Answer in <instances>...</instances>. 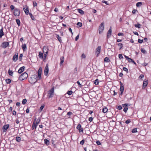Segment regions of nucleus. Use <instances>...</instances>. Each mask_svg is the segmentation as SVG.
I'll use <instances>...</instances> for the list:
<instances>
[{
	"label": "nucleus",
	"mask_w": 151,
	"mask_h": 151,
	"mask_svg": "<svg viewBox=\"0 0 151 151\" xmlns=\"http://www.w3.org/2000/svg\"><path fill=\"white\" fill-rule=\"evenodd\" d=\"M134 26L136 27L139 28H140L141 25L139 24H135Z\"/></svg>",
	"instance_id": "33"
},
{
	"label": "nucleus",
	"mask_w": 151,
	"mask_h": 151,
	"mask_svg": "<svg viewBox=\"0 0 151 151\" xmlns=\"http://www.w3.org/2000/svg\"><path fill=\"white\" fill-rule=\"evenodd\" d=\"M79 37V35H78L75 38V40L76 41H77L78 40V39Z\"/></svg>",
	"instance_id": "60"
},
{
	"label": "nucleus",
	"mask_w": 151,
	"mask_h": 151,
	"mask_svg": "<svg viewBox=\"0 0 151 151\" xmlns=\"http://www.w3.org/2000/svg\"><path fill=\"white\" fill-rule=\"evenodd\" d=\"M10 8L12 10H13L14 9V6L13 5H11L10 6Z\"/></svg>",
	"instance_id": "57"
},
{
	"label": "nucleus",
	"mask_w": 151,
	"mask_h": 151,
	"mask_svg": "<svg viewBox=\"0 0 151 151\" xmlns=\"http://www.w3.org/2000/svg\"><path fill=\"white\" fill-rule=\"evenodd\" d=\"M118 35L119 36H122L123 35V34L122 33L119 32L118 33Z\"/></svg>",
	"instance_id": "61"
},
{
	"label": "nucleus",
	"mask_w": 151,
	"mask_h": 151,
	"mask_svg": "<svg viewBox=\"0 0 151 151\" xmlns=\"http://www.w3.org/2000/svg\"><path fill=\"white\" fill-rule=\"evenodd\" d=\"M16 141L17 142H19L21 140V138L20 137H17L16 138Z\"/></svg>",
	"instance_id": "38"
},
{
	"label": "nucleus",
	"mask_w": 151,
	"mask_h": 151,
	"mask_svg": "<svg viewBox=\"0 0 151 151\" xmlns=\"http://www.w3.org/2000/svg\"><path fill=\"white\" fill-rule=\"evenodd\" d=\"M101 49V47L99 46L96 48V55L97 56H98L100 54Z\"/></svg>",
	"instance_id": "9"
},
{
	"label": "nucleus",
	"mask_w": 151,
	"mask_h": 151,
	"mask_svg": "<svg viewBox=\"0 0 151 151\" xmlns=\"http://www.w3.org/2000/svg\"><path fill=\"white\" fill-rule=\"evenodd\" d=\"M45 143L46 145H47L49 144V141L47 139H44Z\"/></svg>",
	"instance_id": "30"
},
{
	"label": "nucleus",
	"mask_w": 151,
	"mask_h": 151,
	"mask_svg": "<svg viewBox=\"0 0 151 151\" xmlns=\"http://www.w3.org/2000/svg\"><path fill=\"white\" fill-rule=\"evenodd\" d=\"M24 68L25 67L24 66L21 67L18 70V73H22L24 70Z\"/></svg>",
	"instance_id": "16"
},
{
	"label": "nucleus",
	"mask_w": 151,
	"mask_h": 151,
	"mask_svg": "<svg viewBox=\"0 0 151 151\" xmlns=\"http://www.w3.org/2000/svg\"><path fill=\"white\" fill-rule=\"evenodd\" d=\"M81 126L80 125V124H78L77 127V129L79 130V129H80L81 128Z\"/></svg>",
	"instance_id": "47"
},
{
	"label": "nucleus",
	"mask_w": 151,
	"mask_h": 151,
	"mask_svg": "<svg viewBox=\"0 0 151 151\" xmlns=\"http://www.w3.org/2000/svg\"><path fill=\"white\" fill-rule=\"evenodd\" d=\"M142 5L141 2H138L136 4V6L137 7L141 6Z\"/></svg>",
	"instance_id": "26"
},
{
	"label": "nucleus",
	"mask_w": 151,
	"mask_h": 151,
	"mask_svg": "<svg viewBox=\"0 0 151 151\" xmlns=\"http://www.w3.org/2000/svg\"><path fill=\"white\" fill-rule=\"evenodd\" d=\"M102 2L103 3H105L107 5H108L109 4L107 3V1H105L103 0L102 1Z\"/></svg>",
	"instance_id": "54"
},
{
	"label": "nucleus",
	"mask_w": 151,
	"mask_h": 151,
	"mask_svg": "<svg viewBox=\"0 0 151 151\" xmlns=\"http://www.w3.org/2000/svg\"><path fill=\"white\" fill-rule=\"evenodd\" d=\"M132 133H135L137 132V130L136 129H133L132 130Z\"/></svg>",
	"instance_id": "48"
},
{
	"label": "nucleus",
	"mask_w": 151,
	"mask_h": 151,
	"mask_svg": "<svg viewBox=\"0 0 151 151\" xmlns=\"http://www.w3.org/2000/svg\"><path fill=\"white\" fill-rule=\"evenodd\" d=\"M89 120L90 122H91L93 120V118L91 117L89 118Z\"/></svg>",
	"instance_id": "62"
},
{
	"label": "nucleus",
	"mask_w": 151,
	"mask_h": 151,
	"mask_svg": "<svg viewBox=\"0 0 151 151\" xmlns=\"http://www.w3.org/2000/svg\"><path fill=\"white\" fill-rule=\"evenodd\" d=\"M29 14L30 15V16L31 18H32V20H34V17L32 15V14L31 13H29Z\"/></svg>",
	"instance_id": "46"
},
{
	"label": "nucleus",
	"mask_w": 151,
	"mask_h": 151,
	"mask_svg": "<svg viewBox=\"0 0 151 151\" xmlns=\"http://www.w3.org/2000/svg\"><path fill=\"white\" fill-rule=\"evenodd\" d=\"M9 45V43L7 42H4L2 43V46L4 48H6Z\"/></svg>",
	"instance_id": "17"
},
{
	"label": "nucleus",
	"mask_w": 151,
	"mask_h": 151,
	"mask_svg": "<svg viewBox=\"0 0 151 151\" xmlns=\"http://www.w3.org/2000/svg\"><path fill=\"white\" fill-rule=\"evenodd\" d=\"M4 35V33L3 32V29L2 28L0 29V37L1 38Z\"/></svg>",
	"instance_id": "21"
},
{
	"label": "nucleus",
	"mask_w": 151,
	"mask_h": 151,
	"mask_svg": "<svg viewBox=\"0 0 151 151\" xmlns=\"http://www.w3.org/2000/svg\"><path fill=\"white\" fill-rule=\"evenodd\" d=\"M44 107V105H42L40 108V112H41L42 110Z\"/></svg>",
	"instance_id": "39"
},
{
	"label": "nucleus",
	"mask_w": 151,
	"mask_h": 151,
	"mask_svg": "<svg viewBox=\"0 0 151 151\" xmlns=\"http://www.w3.org/2000/svg\"><path fill=\"white\" fill-rule=\"evenodd\" d=\"M49 71L48 64H47L44 70V74L45 76H47L48 75Z\"/></svg>",
	"instance_id": "7"
},
{
	"label": "nucleus",
	"mask_w": 151,
	"mask_h": 151,
	"mask_svg": "<svg viewBox=\"0 0 151 151\" xmlns=\"http://www.w3.org/2000/svg\"><path fill=\"white\" fill-rule=\"evenodd\" d=\"M37 76L36 75H32L31 77L29 79V82L31 84H34L36 83L38 79Z\"/></svg>",
	"instance_id": "1"
},
{
	"label": "nucleus",
	"mask_w": 151,
	"mask_h": 151,
	"mask_svg": "<svg viewBox=\"0 0 151 151\" xmlns=\"http://www.w3.org/2000/svg\"><path fill=\"white\" fill-rule=\"evenodd\" d=\"M84 142V140L83 139L80 142V144L81 145H83Z\"/></svg>",
	"instance_id": "55"
},
{
	"label": "nucleus",
	"mask_w": 151,
	"mask_h": 151,
	"mask_svg": "<svg viewBox=\"0 0 151 151\" xmlns=\"http://www.w3.org/2000/svg\"><path fill=\"white\" fill-rule=\"evenodd\" d=\"M143 40H141L140 39H139L138 40V42L139 43H141L143 42Z\"/></svg>",
	"instance_id": "44"
},
{
	"label": "nucleus",
	"mask_w": 151,
	"mask_h": 151,
	"mask_svg": "<svg viewBox=\"0 0 151 151\" xmlns=\"http://www.w3.org/2000/svg\"><path fill=\"white\" fill-rule=\"evenodd\" d=\"M54 91V88L53 87L48 91V96L49 98H50L53 97Z\"/></svg>",
	"instance_id": "3"
},
{
	"label": "nucleus",
	"mask_w": 151,
	"mask_h": 151,
	"mask_svg": "<svg viewBox=\"0 0 151 151\" xmlns=\"http://www.w3.org/2000/svg\"><path fill=\"white\" fill-rule=\"evenodd\" d=\"M144 77V75H143L141 74V75H140V76H139V78L140 79H141L142 78H143Z\"/></svg>",
	"instance_id": "42"
},
{
	"label": "nucleus",
	"mask_w": 151,
	"mask_h": 151,
	"mask_svg": "<svg viewBox=\"0 0 151 151\" xmlns=\"http://www.w3.org/2000/svg\"><path fill=\"white\" fill-rule=\"evenodd\" d=\"M78 11L80 14H84L83 11L81 9H78Z\"/></svg>",
	"instance_id": "25"
},
{
	"label": "nucleus",
	"mask_w": 151,
	"mask_h": 151,
	"mask_svg": "<svg viewBox=\"0 0 151 151\" xmlns=\"http://www.w3.org/2000/svg\"><path fill=\"white\" fill-rule=\"evenodd\" d=\"M42 73V68L41 67H40L38 71V80H40L42 78L41 74Z\"/></svg>",
	"instance_id": "6"
},
{
	"label": "nucleus",
	"mask_w": 151,
	"mask_h": 151,
	"mask_svg": "<svg viewBox=\"0 0 151 151\" xmlns=\"http://www.w3.org/2000/svg\"><path fill=\"white\" fill-rule=\"evenodd\" d=\"M99 81L97 79L96 80L94 81V84L96 85H97L99 84Z\"/></svg>",
	"instance_id": "37"
},
{
	"label": "nucleus",
	"mask_w": 151,
	"mask_h": 151,
	"mask_svg": "<svg viewBox=\"0 0 151 151\" xmlns=\"http://www.w3.org/2000/svg\"><path fill=\"white\" fill-rule=\"evenodd\" d=\"M141 51L143 53L146 54L147 53V51L144 48H141Z\"/></svg>",
	"instance_id": "28"
},
{
	"label": "nucleus",
	"mask_w": 151,
	"mask_h": 151,
	"mask_svg": "<svg viewBox=\"0 0 151 151\" xmlns=\"http://www.w3.org/2000/svg\"><path fill=\"white\" fill-rule=\"evenodd\" d=\"M64 57L63 56L62 57L60 58V64L61 65L62 64L63 62H64Z\"/></svg>",
	"instance_id": "24"
},
{
	"label": "nucleus",
	"mask_w": 151,
	"mask_h": 151,
	"mask_svg": "<svg viewBox=\"0 0 151 151\" xmlns=\"http://www.w3.org/2000/svg\"><path fill=\"white\" fill-rule=\"evenodd\" d=\"M22 47L24 51L27 48L26 45L25 44H23L22 45Z\"/></svg>",
	"instance_id": "23"
},
{
	"label": "nucleus",
	"mask_w": 151,
	"mask_h": 151,
	"mask_svg": "<svg viewBox=\"0 0 151 151\" xmlns=\"http://www.w3.org/2000/svg\"><path fill=\"white\" fill-rule=\"evenodd\" d=\"M131 122V121L129 119H128L125 122V123L126 124H129Z\"/></svg>",
	"instance_id": "53"
},
{
	"label": "nucleus",
	"mask_w": 151,
	"mask_h": 151,
	"mask_svg": "<svg viewBox=\"0 0 151 151\" xmlns=\"http://www.w3.org/2000/svg\"><path fill=\"white\" fill-rule=\"evenodd\" d=\"M16 22L18 26L20 25V22L19 19H16Z\"/></svg>",
	"instance_id": "32"
},
{
	"label": "nucleus",
	"mask_w": 151,
	"mask_h": 151,
	"mask_svg": "<svg viewBox=\"0 0 151 151\" xmlns=\"http://www.w3.org/2000/svg\"><path fill=\"white\" fill-rule=\"evenodd\" d=\"M148 84V81L145 80L143 83L142 88H145L147 86Z\"/></svg>",
	"instance_id": "13"
},
{
	"label": "nucleus",
	"mask_w": 151,
	"mask_h": 151,
	"mask_svg": "<svg viewBox=\"0 0 151 151\" xmlns=\"http://www.w3.org/2000/svg\"><path fill=\"white\" fill-rule=\"evenodd\" d=\"M9 127V124H6L4 126L3 128V129L4 131L5 132L7 129Z\"/></svg>",
	"instance_id": "18"
},
{
	"label": "nucleus",
	"mask_w": 151,
	"mask_h": 151,
	"mask_svg": "<svg viewBox=\"0 0 151 151\" xmlns=\"http://www.w3.org/2000/svg\"><path fill=\"white\" fill-rule=\"evenodd\" d=\"M81 57L82 58L85 59L86 58V55H85V54H83L81 55Z\"/></svg>",
	"instance_id": "50"
},
{
	"label": "nucleus",
	"mask_w": 151,
	"mask_h": 151,
	"mask_svg": "<svg viewBox=\"0 0 151 151\" xmlns=\"http://www.w3.org/2000/svg\"><path fill=\"white\" fill-rule=\"evenodd\" d=\"M116 108L117 109H118L119 110H121L122 109V107L121 106H118Z\"/></svg>",
	"instance_id": "52"
},
{
	"label": "nucleus",
	"mask_w": 151,
	"mask_h": 151,
	"mask_svg": "<svg viewBox=\"0 0 151 151\" xmlns=\"http://www.w3.org/2000/svg\"><path fill=\"white\" fill-rule=\"evenodd\" d=\"M39 58L42 59H43L44 60L45 59H44V56H43V53L41 52H39V55H38Z\"/></svg>",
	"instance_id": "14"
},
{
	"label": "nucleus",
	"mask_w": 151,
	"mask_h": 151,
	"mask_svg": "<svg viewBox=\"0 0 151 151\" xmlns=\"http://www.w3.org/2000/svg\"><path fill=\"white\" fill-rule=\"evenodd\" d=\"M8 73L9 75L11 76H12L13 74V72L12 70H10L9 69L8 70Z\"/></svg>",
	"instance_id": "27"
},
{
	"label": "nucleus",
	"mask_w": 151,
	"mask_h": 151,
	"mask_svg": "<svg viewBox=\"0 0 151 151\" xmlns=\"http://www.w3.org/2000/svg\"><path fill=\"white\" fill-rule=\"evenodd\" d=\"M124 86H123V84L122 83H121L120 91L121 92V94H122V93H123L124 90Z\"/></svg>",
	"instance_id": "15"
},
{
	"label": "nucleus",
	"mask_w": 151,
	"mask_h": 151,
	"mask_svg": "<svg viewBox=\"0 0 151 151\" xmlns=\"http://www.w3.org/2000/svg\"><path fill=\"white\" fill-rule=\"evenodd\" d=\"M119 59H121L123 58V56L122 54H119Z\"/></svg>",
	"instance_id": "45"
},
{
	"label": "nucleus",
	"mask_w": 151,
	"mask_h": 151,
	"mask_svg": "<svg viewBox=\"0 0 151 151\" xmlns=\"http://www.w3.org/2000/svg\"><path fill=\"white\" fill-rule=\"evenodd\" d=\"M111 32L112 30L110 28L107 32V37L108 38H109L110 37L111 35Z\"/></svg>",
	"instance_id": "20"
},
{
	"label": "nucleus",
	"mask_w": 151,
	"mask_h": 151,
	"mask_svg": "<svg viewBox=\"0 0 151 151\" xmlns=\"http://www.w3.org/2000/svg\"><path fill=\"white\" fill-rule=\"evenodd\" d=\"M23 10L25 13L26 14L28 15L29 13V10L28 7L26 6L25 7H24Z\"/></svg>",
	"instance_id": "12"
},
{
	"label": "nucleus",
	"mask_w": 151,
	"mask_h": 151,
	"mask_svg": "<svg viewBox=\"0 0 151 151\" xmlns=\"http://www.w3.org/2000/svg\"><path fill=\"white\" fill-rule=\"evenodd\" d=\"M128 109L127 107H125L124 109V111L126 113L127 112V111L128 110Z\"/></svg>",
	"instance_id": "43"
},
{
	"label": "nucleus",
	"mask_w": 151,
	"mask_h": 151,
	"mask_svg": "<svg viewBox=\"0 0 151 151\" xmlns=\"http://www.w3.org/2000/svg\"><path fill=\"white\" fill-rule=\"evenodd\" d=\"M39 120L38 121V120H37V122L36 123L34 122L32 127V129H33L34 128L36 129L37 126L39 123Z\"/></svg>",
	"instance_id": "10"
},
{
	"label": "nucleus",
	"mask_w": 151,
	"mask_h": 151,
	"mask_svg": "<svg viewBox=\"0 0 151 151\" xmlns=\"http://www.w3.org/2000/svg\"><path fill=\"white\" fill-rule=\"evenodd\" d=\"M43 51L44 54V59H45L46 58L47 54L48 52V49L47 47L46 46H45L43 47Z\"/></svg>",
	"instance_id": "4"
},
{
	"label": "nucleus",
	"mask_w": 151,
	"mask_h": 151,
	"mask_svg": "<svg viewBox=\"0 0 151 151\" xmlns=\"http://www.w3.org/2000/svg\"><path fill=\"white\" fill-rule=\"evenodd\" d=\"M72 93L73 92L71 91H68L67 92V93L69 95H72Z\"/></svg>",
	"instance_id": "36"
},
{
	"label": "nucleus",
	"mask_w": 151,
	"mask_h": 151,
	"mask_svg": "<svg viewBox=\"0 0 151 151\" xmlns=\"http://www.w3.org/2000/svg\"><path fill=\"white\" fill-rule=\"evenodd\" d=\"M27 102V100L26 99H24L22 101V103L23 104H26V102Z\"/></svg>",
	"instance_id": "35"
},
{
	"label": "nucleus",
	"mask_w": 151,
	"mask_h": 151,
	"mask_svg": "<svg viewBox=\"0 0 151 151\" xmlns=\"http://www.w3.org/2000/svg\"><path fill=\"white\" fill-rule=\"evenodd\" d=\"M118 45L120 47V49H121L123 47V45L122 43H119Z\"/></svg>",
	"instance_id": "41"
},
{
	"label": "nucleus",
	"mask_w": 151,
	"mask_h": 151,
	"mask_svg": "<svg viewBox=\"0 0 151 151\" xmlns=\"http://www.w3.org/2000/svg\"><path fill=\"white\" fill-rule=\"evenodd\" d=\"M18 58V54H17V55L15 54L13 56V60L15 62L17 60Z\"/></svg>",
	"instance_id": "19"
},
{
	"label": "nucleus",
	"mask_w": 151,
	"mask_h": 151,
	"mask_svg": "<svg viewBox=\"0 0 151 151\" xmlns=\"http://www.w3.org/2000/svg\"><path fill=\"white\" fill-rule=\"evenodd\" d=\"M33 5L34 6H37V3L36 2H34Z\"/></svg>",
	"instance_id": "63"
},
{
	"label": "nucleus",
	"mask_w": 151,
	"mask_h": 151,
	"mask_svg": "<svg viewBox=\"0 0 151 151\" xmlns=\"http://www.w3.org/2000/svg\"><path fill=\"white\" fill-rule=\"evenodd\" d=\"M123 69L124 71H126L127 73L128 72V70L127 68L125 67H124L123 68Z\"/></svg>",
	"instance_id": "51"
},
{
	"label": "nucleus",
	"mask_w": 151,
	"mask_h": 151,
	"mask_svg": "<svg viewBox=\"0 0 151 151\" xmlns=\"http://www.w3.org/2000/svg\"><path fill=\"white\" fill-rule=\"evenodd\" d=\"M104 61L105 62H109V60L108 58L106 57L104 59Z\"/></svg>",
	"instance_id": "40"
},
{
	"label": "nucleus",
	"mask_w": 151,
	"mask_h": 151,
	"mask_svg": "<svg viewBox=\"0 0 151 151\" xmlns=\"http://www.w3.org/2000/svg\"><path fill=\"white\" fill-rule=\"evenodd\" d=\"M77 25L79 27H81L82 26V24L81 23L78 22L77 23Z\"/></svg>",
	"instance_id": "34"
},
{
	"label": "nucleus",
	"mask_w": 151,
	"mask_h": 151,
	"mask_svg": "<svg viewBox=\"0 0 151 151\" xmlns=\"http://www.w3.org/2000/svg\"><path fill=\"white\" fill-rule=\"evenodd\" d=\"M11 81V80L9 79H6V82L7 84L10 83Z\"/></svg>",
	"instance_id": "31"
},
{
	"label": "nucleus",
	"mask_w": 151,
	"mask_h": 151,
	"mask_svg": "<svg viewBox=\"0 0 151 151\" xmlns=\"http://www.w3.org/2000/svg\"><path fill=\"white\" fill-rule=\"evenodd\" d=\"M108 109L106 108H104L103 109V112L104 113H106L108 111Z\"/></svg>",
	"instance_id": "29"
},
{
	"label": "nucleus",
	"mask_w": 151,
	"mask_h": 151,
	"mask_svg": "<svg viewBox=\"0 0 151 151\" xmlns=\"http://www.w3.org/2000/svg\"><path fill=\"white\" fill-rule=\"evenodd\" d=\"M96 144L98 145H100L101 144V142L99 141H97L96 142Z\"/></svg>",
	"instance_id": "58"
},
{
	"label": "nucleus",
	"mask_w": 151,
	"mask_h": 151,
	"mask_svg": "<svg viewBox=\"0 0 151 151\" xmlns=\"http://www.w3.org/2000/svg\"><path fill=\"white\" fill-rule=\"evenodd\" d=\"M124 57L129 62H132L134 64H136V63L134 62V61L132 59L128 57L127 56L124 55Z\"/></svg>",
	"instance_id": "11"
},
{
	"label": "nucleus",
	"mask_w": 151,
	"mask_h": 151,
	"mask_svg": "<svg viewBox=\"0 0 151 151\" xmlns=\"http://www.w3.org/2000/svg\"><path fill=\"white\" fill-rule=\"evenodd\" d=\"M20 14V11L18 9H15L14 11V14L15 16H19Z\"/></svg>",
	"instance_id": "8"
},
{
	"label": "nucleus",
	"mask_w": 151,
	"mask_h": 151,
	"mask_svg": "<svg viewBox=\"0 0 151 151\" xmlns=\"http://www.w3.org/2000/svg\"><path fill=\"white\" fill-rule=\"evenodd\" d=\"M72 114V113L71 112H69L67 113V115H70Z\"/></svg>",
	"instance_id": "64"
},
{
	"label": "nucleus",
	"mask_w": 151,
	"mask_h": 151,
	"mask_svg": "<svg viewBox=\"0 0 151 151\" xmlns=\"http://www.w3.org/2000/svg\"><path fill=\"white\" fill-rule=\"evenodd\" d=\"M137 12V10L135 9H134L132 10V13L133 14H134L136 13V12Z\"/></svg>",
	"instance_id": "56"
},
{
	"label": "nucleus",
	"mask_w": 151,
	"mask_h": 151,
	"mask_svg": "<svg viewBox=\"0 0 151 151\" xmlns=\"http://www.w3.org/2000/svg\"><path fill=\"white\" fill-rule=\"evenodd\" d=\"M130 105V104H123L122 105V106L123 107H125V106H129Z\"/></svg>",
	"instance_id": "49"
},
{
	"label": "nucleus",
	"mask_w": 151,
	"mask_h": 151,
	"mask_svg": "<svg viewBox=\"0 0 151 151\" xmlns=\"http://www.w3.org/2000/svg\"><path fill=\"white\" fill-rule=\"evenodd\" d=\"M78 130H79V131L80 132H83V129L82 128H81Z\"/></svg>",
	"instance_id": "59"
},
{
	"label": "nucleus",
	"mask_w": 151,
	"mask_h": 151,
	"mask_svg": "<svg viewBox=\"0 0 151 151\" xmlns=\"http://www.w3.org/2000/svg\"><path fill=\"white\" fill-rule=\"evenodd\" d=\"M104 22H103L99 26V34H101L103 32L104 29Z\"/></svg>",
	"instance_id": "5"
},
{
	"label": "nucleus",
	"mask_w": 151,
	"mask_h": 151,
	"mask_svg": "<svg viewBox=\"0 0 151 151\" xmlns=\"http://www.w3.org/2000/svg\"><path fill=\"white\" fill-rule=\"evenodd\" d=\"M56 37L57 38L58 40L60 42H61L62 40L61 37L59 36L58 35H56Z\"/></svg>",
	"instance_id": "22"
},
{
	"label": "nucleus",
	"mask_w": 151,
	"mask_h": 151,
	"mask_svg": "<svg viewBox=\"0 0 151 151\" xmlns=\"http://www.w3.org/2000/svg\"><path fill=\"white\" fill-rule=\"evenodd\" d=\"M28 74L26 72H24L19 77V79L20 81H23L26 79L28 77Z\"/></svg>",
	"instance_id": "2"
}]
</instances>
